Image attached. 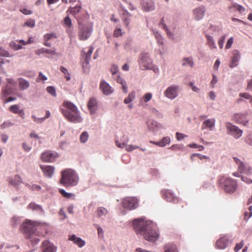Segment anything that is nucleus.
Here are the masks:
<instances>
[{"label":"nucleus","mask_w":252,"mask_h":252,"mask_svg":"<svg viewBox=\"0 0 252 252\" xmlns=\"http://www.w3.org/2000/svg\"><path fill=\"white\" fill-rule=\"evenodd\" d=\"M133 228L137 234H141L147 241L155 242L159 237L158 230L153 221H133Z\"/></svg>","instance_id":"1"},{"label":"nucleus","mask_w":252,"mask_h":252,"mask_svg":"<svg viewBox=\"0 0 252 252\" xmlns=\"http://www.w3.org/2000/svg\"><path fill=\"white\" fill-rule=\"evenodd\" d=\"M40 224L37 221H25L21 226V231L27 239L32 238L34 236L43 235L38 230Z\"/></svg>","instance_id":"2"},{"label":"nucleus","mask_w":252,"mask_h":252,"mask_svg":"<svg viewBox=\"0 0 252 252\" xmlns=\"http://www.w3.org/2000/svg\"><path fill=\"white\" fill-rule=\"evenodd\" d=\"M78 178L75 171L71 169H65L61 172L60 184L65 187L76 186Z\"/></svg>","instance_id":"3"},{"label":"nucleus","mask_w":252,"mask_h":252,"mask_svg":"<svg viewBox=\"0 0 252 252\" xmlns=\"http://www.w3.org/2000/svg\"><path fill=\"white\" fill-rule=\"evenodd\" d=\"M217 183L226 192L229 193L236 191L238 187L237 183L235 180L224 176H220Z\"/></svg>","instance_id":"4"},{"label":"nucleus","mask_w":252,"mask_h":252,"mask_svg":"<svg viewBox=\"0 0 252 252\" xmlns=\"http://www.w3.org/2000/svg\"><path fill=\"white\" fill-rule=\"evenodd\" d=\"M139 67L142 70L151 69L155 73L158 71L157 66L154 65L148 53H142L139 56L138 60Z\"/></svg>","instance_id":"5"},{"label":"nucleus","mask_w":252,"mask_h":252,"mask_svg":"<svg viewBox=\"0 0 252 252\" xmlns=\"http://www.w3.org/2000/svg\"><path fill=\"white\" fill-rule=\"evenodd\" d=\"M83 20L78 19V37L81 40L87 39L91 35L93 31V25L91 24H82Z\"/></svg>","instance_id":"6"},{"label":"nucleus","mask_w":252,"mask_h":252,"mask_svg":"<svg viewBox=\"0 0 252 252\" xmlns=\"http://www.w3.org/2000/svg\"><path fill=\"white\" fill-rule=\"evenodd\" d=\"M61 112L65 118L70 122L80 123L83 121V119L81 117L79 111L78 109L74 111H70L69 110L62 109Z\"/></svg>","instance_id":"7"},{"label":"nucleus","mask_w":252,"mask_h":252,"mask_svg":"<svg viewBox=\"0 0 252 252\" xmlns=\"http://www.w3.org/2000/svg\"><path fill=\"white\" fill-rule=\"evenodd\" d=\"M122 204L125 208L131 210L138 207V199L135 197H127L122 201Z\"/></svg>","instance_id":"8"},{"label":"nucleus","mask_w":252,"mask_h":252,"mask_svg":"<svg viewBox=\"0 0 252 252\" xmlns=\"http://www.w3.org/2000/svg\"><path fill=\"white\" fill-rule=\"evenodd\" d=\"M161 194L162 198L168 202L172 203H177L179 202V198L176 197L170 190L163 189L161 191Z\"/></svg>","instance_id":"9"},{"label":"nucleus","mask_w":252,"mask_h":252,"mask_svg":"<svg viewBox=\"0 0 252 252\" xmlns=\"http://www.w3.org/2000/svg\"><path fill=\"white\" fill-rule=\"evenodd\" d=\"M226 127L230 134L235 138H238L242 135L243 131L230 123H226Z\"/></svg>","instance_id":"10"},{"label":"nucleus","mask_w":252,"mask_h":252,"mask_svg":"<svg viewBox=\"0 0 252 252\" xmlns=\"http://www.w3.org/2000/svg\"><path fill=\"white\" fill-rule=\"evenodd\" d=\"M233 159L234 161L237 164L238 170L240 172L247 174H250L252 173V168L248 164H244L237 158H234Z\"/></svg>","instance_id":"11"},{"label":"nucleus","mask_w":252,"mask_h":252,"mask_svg":"<svg viewBox=\"0 0 252 252\" xmlns=\"http://www.w3.org/2000/svg\"><path fill=\"white\" fill-rule=\"evenodd\" d=\"M179 86L171 85L168 87L164 92V95L169 99H174L178 96Z\"/></svg>","instance_id":"12"},{"label":"nucleus","mask_w":252,"mask_h":252,"mask_svg":"<svg viewBox=\"0 0 252 252\" xmlns=\"http://www.w3.org/2000/svg\"><path fill=\"white\" fill-rule=\"evenodd\" d=\"M57 157L58 154L56 152L48 151L41 154V158L44 162H52Z\"/></svg>","instance_id":"13"},{"label":"nucleus","mask_w":252,"mask_h":252,"mask_svg":"<svg viewBox=\"0 0 252 252\" xmlns=\"http://www.w3.org/2000/svg\"><path fill=\"white\" fill-rule=\"evenodd\" d=\"M87 107L91 114L95 113L98 108L96 98L94 97H90L88 101Z\"/></svg>","instance_id":"14"},{"label":"nucleus","mask_w":252,"mask_h":252,"mask_svg":"<svg viewBox=\"0 0 252 252\" xmlns=\"http://www.w3.org/2000/svg\"><path fill=\"white\" fill-rule=\"evenodd\" d=\"M42 252H56V247L48 240L44 241L41 245Z\"/></svg>","instance_id":"15"},{"label":"nucleus","mask_w":252,"mask_h":252,"mask_svg":"<svg viewBox=\"0 0 252 252\" xmlns=\"http://www.w3.org/2000/svg\"><path fill=\"white\" fill-rule=\"evenodd\" d=\"M40 167L45 176L51 178L55 171V167L51 165H40Z\"/></svg>","instance_id":"16"},{"label":"nucleus","mask_w":252,"mask_h":252,"mask_svg":"<svg viewBox=\"0 0 252 252\" xmlns=\"http://www.w3.org/2000/svg\"><path fill=\"white\" fill-rule=\"evenodd\" d=\"M99 89L105 95H109L113 91L112 87L104 80L101 81Z\"/></svg>","instance_id":"17"},{"label":"nucleus","mask_w":252,"mask_h":252,"mask_svg":"<svg viewBox=\"0 0 252 252\" xmlns=\"http://www.w3.org/2000/svg\"><path fill=\"white\" fill-rule=\"evenodd\" d=\"M229 243L228 238L226 236H224L217 241L216 247L220 249H224L228 245Z\"/></svg>","instance_id":"18"},{"label":"nucleus","mask_w":252,"mask_h":252,"mask_svg":"<svg viewBox=\"0 0 252 252\" xmlns=\"http://www.w3.org/2000/svg\"><path fill=\"white\" fill-rule=\"evenodd\" d=\"M205 12V8L204 6L198 7L193 10V15L196 20H201L203 17Z\"/></svg>","instance_id":"19"},{"label":"nucleus","mask_w":252,"mask_h":252,"mask_svg":"<svg viewBox=\"0 0 252 252\" xmlns=\"http://www.w3.org/2000/svg\"><path fill=\"white\" fill-rule=\"evenodd\" d=\"M8 181L9 184L15 188H18L23 183L22 179L19 175H15L12 177L9 178Z\"/></svg>","instance_id":"20"},{"label":"nucleus","mask_w":252,"mask_h":252,"mask_svg":"<svg viewBox=\"0 0 252 252\" xmlns=\"http://www.w3.org/2000/svg\"><path fill=\"white\" fill-rule=\"evenodd\" d=\"M234 119L237 123L244 126H246L249 122V120L247 119L245 114H236L234 115Z\"/></svg>","instance_id":"21"},{"label":"nucleus","mask_w":252,"mask_h":252,"mask_svg":"<svg viewBox=\"0 0 252 252\" xmlns=\"http://www.w3.org/2000/svg\"><path fill=\"white\" fill-rule=\"evenodd\" d=\"M215 122L216 121L214 118L207 119L203 123L201 127L202 129L208 128L210 130H212L215 126Z\"/></svg>","instance_id":"22"},{"label":"nucleus","mask_w":252,"mask_h":252,"mask_svg":"<svg viewBox=\"0 0 252 252\" xmlns=\"http://www.w3.org/2000/svg\"><path fill=\"white\" fill-rule=\"evenodd\" d=\"M8 110L10 112L14 113L17 114L21 117H23L25 115L24 111L23 109H20V107L17 104H14L10 106Z\"/></svg>","instance_id":"23"},{"label":"nucleus","mask_w":252,"mask_h":252,"mask_svg":"<svg viewBox=\"0 0 252 252\" xmlns=\"http://www.w3.org/2000/svg\"><path fill=\"white\" fill-rule=\"evenodd\" d=\"M69 240L73 241V243L76 244L79 248H82L85 245V242L81 238L77 237L75 235L70 236L69 238Z\"/></svg>","instance_id":"24"},{"label":"nucleus","mask_w":252,"mask_h":252,"mask_svg":"<svg viewBox=\"0 0 252 252\" xmlns=\"http://www.w3.org/2000/svg\"><path fill=\"white\" fill-rule=\"evenodd\" d=\"M81 9V7L80 6H77L74 7H70L67 11V12H69L70 14L73 15L77 20L78 18L83 20L82 18L78 15V14L80 12Z\"/></svg>","instance_id":"25"},{"label":"nucleus","mask_w":252,"mask_h":252,"mask_svg":"<svg viewBox=\"0 0 252 252\" xmlns=\"http://www.w3.org/2000/svg\"><path fill=\"white\" fill-rule=\"evenodd\" d=\"M153 95L151 93H146L143 97L140 99L139 105L144 106L146 103L151 100Z\"/></svg>","instance_id":"26"},{"label":"nucleus","mask_w":252,"mask_h":252,"mask_svg":"<svg viewBox=\"0 0 252 252\" xmlns=\"http://www.w3.org/2000/svg\"><path fill=\"white\" fill-rule=\"evenodd\" d=\"M170 142V138L169 137L166 136L163 137L162 140L159 142H154L150 141V143H153L159 147H164L166 145L169 144Z\"/></svg>","instance_id":"27"},{"label":"nucleus","mask_w":252,"mask_h":252,"mask_svg":"<svg viewBox=\"0 0 252 252\" xmlns=\"http://www.w3.org/2000/svg\"><path fill=\"white\" fill-rule=\"evenodd\" d=\"M143 9L146 11H151L154 9L155 6L154 2L150 0H148L147 1H144L142 4Z\"/></svg>","instance_id":"28"},{"label":"nucleus","mask_w":252,"mask_h":252,"mask_svg":"<svg viewBox=\"0 0 252 252\" xmlns=\"http://www.w3.org/2000/svg\"><path fill=\"white\" fill-rule=\"evenodd\" d=\"M108 213L107 209L103 207H98L95 211V214L98 218L105 216Z\"/></svg>","instance_id":"29"},{"label":"nucleus","mask_w":252,"mask_h":252,"mask_svg":"<svg viewBox=\"0 0 252 252\" xmlns=\"http://www.w3.org/2000/svg\"><path fill=\"white\" fill-rule=\"evenodd\" d=\"M28 209H31L32 211H34L37 212L43 213V210L39 205L35 204L34 202L30 203L27 207Z\"/></svg>","instance_id":"30"},{"label":"nucleus","mask_w":252,"mask_h":252,"mask_svg":"<svg viewBox=\"0 0 252 252\" xmlns=\"http://www.w3.org/2000/svg\"><path fill=\"white\" fill-rule=\"evenodd\" d=\"M115 79L117 83L122 85L124 92L126 93L127 92V87L126 81L119 75H116Z\"/></svg>","instance_id":"31"},{"label":"nucleus","mask_w":252,"mask_h":252,"mask_svg":"<svg viewBox=\"0 0 252 252\" xmlns=\"http://www.w3.org/2000/svg\"><path fill=\"white\" fill-rule=\"evenodd\" d=\"M240 56L238 53H234L232 58L231 63L230 64V67L232 68L236 66L238 64V62L240 59Z\"/></svg>","instance_id":"32"},{"label":"nucleus","mask_w":252,"mask_h":252,"mask_svg":"<svg viewBox=\"0 0 252 252\" xmlns=\"http://www.w3.org/2000/svg\"><path fill=\"white\" fill-rule=\"evenodd\" d=\"M63 106L67 108L66 110L70 111H74L78 109L77 107L72 102L65 101L63 103Z\"/></svg>","instance_id":"33"},{"label":"nucleus","mask_w":252,"mask_h":252,"mask_svg":"<svg viewBox=\"0 0 252 252\" xmlns=\"http://www.w3.org/2000/svg\"><path fill=\"white\" fill-rule=\"evenodd\" d=\"M165 252H178L177 248L173 244H167L164 247Z\"/></svg>","instance_id":"34"},{"label":"nucleus","mask_w":252,"mask_h":252,"mask_svg":"<svg viewBox=\"0 0 252 252\" xmlns=\"http://www.w3.org/2000/svg\"><path fill=\"white\" fill-rule=\"evenodd\" d=\"M148 126L149 129L152 130H157L160 127V125L157 122L154 120H150L148 122Z\"/></svg>","instance_id":"35"},{"label":"nucleus","mask_w":252,"mask_h":252,"mask_svg":"<svg viewBox=\"0 0 252 252\" xmlns=\"http://www.w3.org/2000/svg\"><path fill=\"white\" fill-rule=\"evenodd\" d=\"M18 81L19 83V87L21 89L25 90L29 87V83L25 79L21 78L18 79Z\"/></svg>","instance_id":"36"},{"label":"nucleus","mask_w":252,"mask_h":252,"mask_svg":"<svg viewBox=\"0 0 252 252\" xmlns=\"http://www.w3.org/2000/svg\"><path fill=\"white\" fill-rule=\"evenodd\" d=\"M64 23L65 25L68 28L67 30V32L70 36H71L72 31L70 29L72 23L70 18L68 16H66L64 19Z\"/></svg>","instance_id":"37"},{"label":"nucleus","mask_w":252,"mask_h":252,"mask_svg":"<svg viewBox=\"0 0 252 252\" xmlns=\"http://www.w3.org/2000/svg\"><path fill=\"white\" fill-rule=\"evenodd\" d=\"M159 25L166 32V33L168 36H169L170 37H173V35L172 33L169 31V30L167 28L166 25L164 24V21L163 18H162L161 19L160 22L159 24Z\"/></svg>","instance_id":"38"},{"label":"nucleus","mask_w":252,"mask_h":252,"mask_svg":"<svg viewBox=\"0 0 252 252\" xmlns=\"http://www.w3.org/2000/svg\"><path fill=\"white\" fill-rule=\"evenodd\" d=\"M94 50V48L92 46L89 47L88 52L85 53L84 51H83V53L85 54V62L87 64L89 63V62L91 59L92 53Z\"/></svg>","instance_id":"39"},{"label":"nucleus","mask_w":252,"mask_h":252,"mask_svg":"<svg viewBox=\"0 0 252 252\" xmlns=\"http://www.w3.org/2000/svg\"><path fill=\"white\" fill-rule=\"evenodd\" d=\"M123 21L125 23L126 27L128 28L130 23V18L131 15L127 11H126L123 14Z\"/></svg>","instance_id":"40"},{"label":"nucleus","mask_w":252,"mask_h":252,"mask_svg":"<svg viewBox=\"0 0 252 252\" xmlns=\"http://www.w3.org/2000/svg\"><path fill=\"white\" fill-rule=\"evenodd\" d=\"M135 97V93L134 91L130 92L128 96L124 99V103L125 104H128L134 100Z\"/></svg>","instance_id":"41"},{"label":"nucleus","mask_w":252,"mask_h":252,"mask_svg":"<svg viewBox=\"0 0 252 252\" xmlns=\"http://www.w3.org/2000/svg\"><path fill=\"white\" fill-rule=\"evenodd\" d=\"M207 43L209 47L211 49H213L216 48L215 43L214 42L213 37L210 35L206 36Z\"/></svg>","instance_id":"42"},{"label":"nucleus","mask_w":252,"mask_h":252,"mask_svg":"<svg viewBox=\"0 0 252 252\" xmlns=\"http://www.w3.org/2000/svg\"><path fill=\"white\" fill-rule=\"evenodd\" d=\"M123 138H124V140H123V142H122V143H120L118 141H116V144L117 147L121 148H123L126 146V143L128 141V138L127 137H126L125 136H124Z\"/></svg>","instance_id":"43"},{"label":"nucleus","mask_w":252,"mask_h":252,"mask_svg":"<svg viewBox=\"0 0 252 252\" xmlns=\"http://www.w3.org/2000/svg\"><path fill=\"white\" fill-rule=\"evenodd\" d=\"M35 25V20L32 19H29L23 24V27L27 26L32 28L34 27Z\"/></svg>","instance_id":"44"},{"label":"nucleus","mask_w":252,"mask_h":252,"mask_svg":"<svg viewBox=\"0 0 252 252\" xmlns=\"http://www.w3.org/2000/svg\"><path fill=\"white\" fill-rule=\"evenodd\" d=\"M26 186L28 187L30 190L34 191V190H37L39 191L41 189V188L40 186L37 185H31L29 184H26Z\"/></svg>","instance_id":"45"},{"label":"nucleus","mask_w":252,"mask_h":252,"mask_svg":"<svg viewBox=\"0 0 252 252\" xmlns=\"http://www.w3.org/2000/svg\"><path fill=\"white\" fill-rule=\"evenodd\" d=\"M89 134L87 131L83 132L80 136V140L81 143H85L88 139Z\"/></svg>","instance_id":"46"},{"label":"nucleus","mask_w":252,"mask_h":252,"mask_svg":"<svg viewBox=\"0 0 252 252\" xmlns=\"http://www.w3.org/2000/svg\"><path fill=\"white\" fill-rule=\"evenodd\" d=\"M12 92V91L11 88L8 86H6V87L2 90V94L5 97L7 96L8 95L10 94Z\"/></svg>","instance_id":"47"},{"label":"nucleus","mask_w":252,"mask_h":252,"mask_svg":"<svg viewBox=\"0 0 252 252\" xmlns=\"http://www.w3.org/2000/svg\"><path fill=\"white\" fill-rule=\"evenodd\" d=\"M182 64L184 66L189 64L190 67H192L193 65V62L190 58H185L183 60Z\"/></svg>","instance_id":"48"},{"label":"nucleus","mask_w":252,"mask_h":252,"mask_svg":"<svg viewBox=\"0 0 252 252\" xmlns=\"http://www.w3.org/2000/svg\"><path fill=\"white\" fill-rule=\"evenodd\" d=\"M154 34L155 35V38L157 40L158 43L159 44L162 45L163 44V38L161 35L158 32H154Z\"/></svg>","instance_id":"49"},{"label":"nucleus","mask_w":252,"mask_h":252,"mask_svg":"<svg viewBox=\"0 0 252 252\" xmlns=\"http://www.w3.org/2000/svg\"><path fill=\"white\" fill-rule=\"evenodd\" d=\"M47 92L51 94L53 96L55 97L57 95L55 88L53 86H49L46 88Z\"/></svg>","instance_id":"50"},{"label":"nucleus","mask_w":252,"mask_h":252,"mask_svg":"<svg viewBox=\"0 0 252 252\" xmlns=\"http://www.w3.org/2000/svg\"><path fill=\"white\" fill-rule=\"evenodd\" d=\"M195 156H197L198 158L200 159V160H203V159H206V160H210V158L209 157H207V156H204V155H202L201 154H193L191 155V159L192 160V158H193V157H195Z\"/></svg>","instance_id":"51"},{"label":"nucleus","mask_w":252,"mask_h":252,"mask_svg":"<svg viewBox=\"0 0 252 252\" xmlns=\"http://www.w3.org/2000/svg\"><path fill=\"white\" fill-rule=\"evenodd\" d=\"M252 206H251L249 207L248 211L244 213V220H248L252 215Z\"/></svg>","instance_id":"52"},{"label":"nucleus","mask_w":252,"mask_h":252,"mask_svg":"<svg viewBox=\"0 0 252 252\" xmlns=\"http://www.w3.org/2000/svg\"><path fill=\"white\" fill-rule=\"evenodd\" d=\"M244 141L247 144L252 146V133L247 135L245 137Z\"/></svg>","instance_id":"53"},{"label":"nucleus","mask_w":252,"mask_h":252,"mask_svg":"<svg viewBox=\"0 0 252 252\" xmlns=\"http://www.w3.org/2000/svg\"><path fill=\"white\" fill-rule=\"evenodd\" d=\"M60 193L64 197L69 198L71 197L72 195V194L70 193L66 192L64 189H60Z\"/></svg>","instance_id":"54"},{"label":"nucleus","mask_w":252,"mask_h":252,"mask_svg":"<svg viewBox=\"0 0 252 252\" xmlns=\"http://www.w3.org/2000/svg\"><path fill=\"white\" fill-rule=\"evenodd\" d=\"M122 32L121 28H117L114 31L113 36L115 37L122 36Z\"/></svg>","instance_id":"55"},{"label":"nucleus","mask_w":252,"mask_h":252,"mask_svg":"<svg viewBox=\"0 0 252 252\" xmlns=\"http://www.w3.org/2000/svg\"><path fill=\"white\" fill-rule=\"evenodd\" d=\"M53 38H56V36L54 33H47L44 36L45 41H48Z\"/></svg>","instance_id":"56"},{"label":"nucleus","mask_w":252,"mask_h":252,"mask_svg":"<svg viewBox=\"0 0 252 252\" xmlns=\"http://www.w3.org/2000/svg\"><path fill=\"white\" fill-rule=\"evenodd\" d=\"M1 56L10 57L9 53L7 51L0 47V57Z\"/></svg>","instance_id":"57"},{"label":"nucleus","mask_w":252,"mask_h":252,"mask_svg":"<svg viewBox=\"0 0 252 252\" xmlns=\"http://www.w3.org/2000/svg\"><path fill=\"white\" fill-rule=\"evenodd\" d=\"M233 7L235 9H236L237 10L239 11L240 13H243L245 11V8L240 5L235 4H234Z\"/></svg>","instance_id":"58"},{"label":"nucleus","mask_w":252,"mask_h":252,"mask_svg":"<svg viewBox=\"0 0 252 252\" xmlns=\"http://www.w3.org/2000/svg\"><path fill=\"white\" fill-rule=\"evenodd\" d=\"M10 46L11 47V48L16 50L20 49L22 48V46L21 45L17 44L14 42H12L10 43Z\"/></svg>","instance_id":"59"},{"label":"nucleus","mask_w":252,"mask_h":252,"mask_svg":"<svg viewBox=\"0 0 252 252\" xmlns=\"http://www.w3.org/2000/svg\"><path fill=\"white\" fill-rule=\"evenodd\" d=\"M32 119H33V120L35 122L37 123H41L42 122H43L45 120V118H37L36 116H35L34 115H32Z\"/></svg>","instance_id":"60"},{"label":"nucleus","mask_w":252,"mask_h":252,"mask_svg":"<svg viewBox=\"0 0 252 252\" xmlns=\"http://www.w3.org/2000/svg\"><path fill=\"white\" fill-rule=\"evenodd\" d=\"M244 246L243 241H241L240 243L237 244L234 248V251L235 252H238L240 249L242 248Z\"/></svg>","instance_id":"61"},{"label":"nucleus","mask_w":252,"mask_h":252,"mask_svg":"<svg viewBox=\"0 0 252 252\" xmlns=\"http://www.w3.org/2000/svg\"><path fill=\"white\" fill-rule=\"evenodd\" d=\"M118 71V68L117 66H116L115 65H112L111 68V72L112 73V74L113 75H117V73Z\"/></svg>","instance_id":"62"},{"label":"nucleus","mask_w":252,"mask_h":252,"mask_svg":"<svg viewBox=\"0 0 252 252\" xmlns=\"http://www.w3.org/2000/svg\"><path fill=\"white\" fill-rule=\"evenodd\" d=\"M226 35H224L222 36L220 39L218 41V44L220 49H222L223 46L224 42L225 41Z\"/></svg>","instance_id":"63"},{"label":"nucleus","mask_w":252,"mask_h":252,"mask_svg":"<svg viewBox=\"0 0 252 252\" xmlns=\"http://www.w3.org/2000/svg\"><path fill=\"white\" fill-rule=\"evenodd\" d=\"M47 79V77L45 75H44L41 72H40L38 77L36 79V81L37 82H39L40 81H45Z\"/></svg>","instance_id":"64"}]
</instances>
